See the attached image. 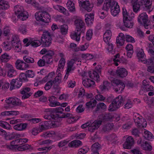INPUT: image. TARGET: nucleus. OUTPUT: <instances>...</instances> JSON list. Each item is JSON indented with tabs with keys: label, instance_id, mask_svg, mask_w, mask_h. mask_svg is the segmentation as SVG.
Masks as SVG:
<instances>
[{
	"label": "nucleus",
	"instance_id": "54",
	"mask_svg": "<svg viewBox=\"0 0 154 154\" xmlns=\"http://www.w3.org/2000/svg\"><path fill=\"white\" fill-rule=\"evenodd\" d=\"M95 99L98 101H103L105 99L106 97L100 94H98L95 96Z\"/></svg>",
	"mask_w": 154,
	"mask_h": 154
},
{
	"label": "nucleus",
	"instance_id": "12",
	"mask_svg": "<svg viewBox=\"0 0 154 154\" xmlns=\"http://www.w3.org/2000/svg\"><path fill=\"white\" fill-rule=\"evenodd\" d=\"M52 116L54 118H57V119L58 118H68L69 119L71 118L73 119H74V117H73V116L72 114L69 113H65L64 112L63 113V114L61 115H60V114H57L55 115H52Z\"/></svg>",
	"mask_w": 154,
	"mask_h": 154
},
{
	"label": "nucleus",
	"instance_id": "29",
	"mask_svg": "<svg viewBox=\"0 0 154 154\" xmlns=\"http://www.w3.org/2000/svg\"><path fill=\"white\" fill-rule=\"evenodd\" d=\"M9 8V5L8 2L4 0H0V9L5 10Z\"/></svg>",
	"mask_w": 154,
	"mask_h": 154
},
{
	"label": "nucleus",
	"instance_id": "25",
	"mask_svg": "<svg viewBox=\"0 0 154 154\" xmlns=\"http://www.w3.org/2000/svg\"><path fill=\"white\" fill-rule=\"evenodd\" d=\"M67 9L70 12H73L75 11L74 3L70 0L68 1L66 4Z\"/></svg>",
	"mask_w": 154,
	"mask_h": 154
},
{
	"label": "nucleus",
	"instance_id": "51",
	"mask_svg": "<svg viewBox=\"0 0 154 154\" xmlns=\"http://www.w3.org/2000/svg\"><path fill=\"white\" fill-rule=\"evenodd\" d=\"M112 85L113 86H115V87L119 85L121 83H123L121 81L118 79L112 80Z\"/></svg>",
	"mask_w": 154,
	"mask_h": 154
},
{
	"label": "nucleus",
	"instance_id": "43",
	"mask_svg": "<svg viewBox=\"0 0 154 154\" xmlns=\"http://www.w3.org/2000/svg\"><path fill=\"white\" fill-rule=\"evenodd\" d=\"M23 59L25 62L28 63H33L34 60L33 58L28 56H25L23 57Z\"/></svg>",
	"mask_w": 154,
	"mask_h": 154
},
{
	"label": "nucleus",
	"instance_id": "31",
	"mask_svg": "<svg viewBox=\"0 0 154 154\" xmlns=\"http://www.w3.org/2000/svg\"><path fill=\"white\" fill-rule=\"evenodd\" d=\"M44 11H39L37 12L35 15V18L36 20L38 21H41L42 22L43 18L44 16H45V14H44Z\"/></svg>",
	"mask_w": 154,
	"mask_h": 154
},
{
	"label": "nucleus",
	"instance_id": "61",
	"mask_svg": "<svg viewBox=\"0 0 154 154\" xmlns=\"http://www.w3.org/2000/svg\"><path fill=\"white\" fill-rule=\"evenodd\" d=\"M26 75L28 77L32 78L34 76V73L32 70H28L26 71Z\"/></svg>",
	"mask_w": 154,
	"mask_h": 154
},
{
	"label": "nucleus",
	"instance_id": "20",
	"mask_svg": "<svg viewBox=\"0 0 154 154\" xmlns=\"http://www.w3.org/2000/svg\"><path fill=\"white\" fill-rule=\"evenodd\" d=\"M133 119L135 123H137L138 125L140 126L142 125V127H146L147 125L146 122L145 121H144V119H143L144 122L143 124H142L140 122L141 121L139 117H137L136 116H135L133 117Z\"/></svg>",
	"mask_w": 154,
	"mask_h": 154
},
{
	"label": "nucleus",
	"instance_id": "42",
	"mask_svg": "<svg viewBox=\"0 0 154 154\" xmlns=\"http://www.w3.org/2000/svg\"><path fill=\"white\" fill-rule=\"evenodd\" d=\"M116 86V87L114 88V89L115 91L117 92L119 91H122L124 90L125 85L124 83H121L120 84Z\"/></svg>",
	"mask_w": 154,
	"mask_h": 154
},
{
	"label": "nucleus",
	"instance_id": "10",
	"mask_svg": "<svg viewBox=\"0 0 154 154\" xmlns=\"http://www.w3.org/2000/svg\"><path fill=\"white\" fill-rule=\"evenodd\" d=\"M27 13L20 9V8L18 9L17 11L16 14H18V18L20 20L23 21L26 19L28 17L26 14Z\"/></svg>",
	"mask_w": 154,
	"mask_h": 154
},
{
	"label": "nucleus",
	"instance_id": "39",
	"mask_svg": "<svg viewBox=\"0 0 154 154\" xmlns=\"http://www.w3.org/2000/svg\"><path fill=\"white\" fill-rule=\"evenodd\" d=\"M11 58V57L7 54L5 53L2 55L0 57L1 60L2 62H7Z\"/></svg>",
	"mask_w": 154,
	"mask_h": 154
},
{
	"label": "nucleus",
	"instance_id": "34",
	"mask_svg": "<svg viewBox=\"0 0 154 154\" xmlns=\"http://www.w3.org/2000/svg\"><path fill=\"white\" fill-rule=\"evenodd\" d=\"M141 89L147 91H154V87L148 84L143 85V86L141 87Z\"/></svg>",
	"mask_w": 154,
	"mask_h": 154
},
{
	"label": "nucleus",
	"instance_id": "24",
	"mask_svg": "<svg viewBox=\"0 0 154 154\" xmlns=\"http://www.w3.org/2000/svg\"><path fill=\"white\" fill-rule=\"evenodd\" d=\"M92 72L91 71L88 72L90 78L94 80L98 81V79H99L100 76L99 75V74L96 71H94L93 72L92 74H91Z\"/></svg>",
	"mask_w": 154,
	"mask_h": 154
},
{
	"label": "nucleus",
	"instance_id": "49",
	"mask_svg": "<svg viewBox=\"0 0 154 154\" xmlns=\"http://www.w3.org/2000/svg\"><path fill=\"white\" fill-rule=\"evenodd\" d=\"M112 128L111 125L109 123H108L103 126L102 129L103 131L105 132L109 131Z\"/></svg>",
	"mask_w": 154,
	"mask_h": 154
},
{
	"label": "nucleus",
	"instance_id": "13",
	"mask_svg": "<svg viewBox=\"0 0 154 154\" xmlns=\"http://www.w3.org/2000/svg\"><path fill=\"white\" fill-rule=\"evenodd\" d=\"M116 73L117 76L123 78L127 76L128 72L125 69L122 68L116 70Z\"/></svg>",
	"mask_w": 154,
	"mask_h": 154
},
{
	"label": "nucleus",
	"instance_id": "60",
	"mask_svg": "<svg viewBox=\"0 0 154 154\" xmlns=\"http://www.w3.org/2000/svg\"><path fill=\"white\" fill-rule=\"evenodd\" d=\"M89 79H85L83 80L82 81V84L86 88H89L91 87V84L88 85Z\"/></svg>",
	"mask_w": 154,
	"mask_h": 154
},
{
	"label": "nucleus",
	"instance_id": "36",
	"mask_svg": "<svg viewBox=\"0 0 154 154\" xmlns=\"http://www.w3.org/2000/svg\"><path fill=\"white\" fill-rule=\"evenodd\" d=\"M137 56L139 60H140L141 62L145 60V58H144V54L143 50L141 49L139 51L137 54Z\"/></svg>",
	"mask_w": 154,
	"mask_h": 154
},
{
	"label": "nucleus",
	"instance_id": "4",
	"mask_svg": "<svg viewBox=\"0 0 154 154\" xmlns=\"http://www.w3.org/2000/svg\"><path fill=\"white\" fill-rule=\"evenodd\" d=\"M74 24L76 30L73 34L71 35V37L72 39L79 41L80 39L81 33L85 27V24L81 19H76L74 21Z\"/></svg>",
	"mask_w": 154,
	"mask_h": 154
},
{
	"label": "nucleus",
	"instance_id": "6",
	"mask_svg": "<svg viewBox=\"0 0 154 154\" xmlns=\"http://www.w3.org/2000/svg\"><path fill=\"white\" fill-rule=\"evenodd\" d=\"M52 38L50 33L47 31L43 32L41 38V41L44 47H48L51 43Z\"/></svg>",
	"mask_w": 154,
	"mask_h": 154
},
{
	"label": "nucleus",
	"instance_id": "14",
	"mask_svg": "<svg viewBox=\"0 0 154 154\" xmlns=\"http://www.w3.org/2000/svg\"><path fill=\"white\" fill-rule=\"evenodd\" d=\"M138 22L140 23H146L148 22V16L146 13H143L140 14L138 19Z\"/></svg>",
	"mask_w": 154,
	"mask_h": 154
},
{
	"label": "nucleus",
	"instance_id": "63",
	"mask_svg": "<svg viewBox=\"0 0 154 154\" xmlns=\"http://www.w3.org/2000/svg\"><path fill=\"white\" fill-rule=\"evenodd\" d=\"M68 142V141L66 140H63L62 141H61L59 143L58 146L60 148L61 147L67 144Z\"/></svg>",
	"mask_w": 154,
	"mask_h": 154
},
{
	"label": "nucleus",
	"instance_id": "38",
	"mask_svg": "<svg viewBox=\"0 0 154 154\" xmlns=\"http://www.w3.org/2000/svg\"><path fill=\"white\" fill-rule=\"evenodd\" d=\"M0 126L7 129H10L11 128V126L8 123L2 121H0Z\"/></svg>",
	"mask_w": 154,
	"mask_h": 154
},
{
	"label": "nucleus",
	"instance_id": "22",
	"mask_svg": "<svg viewBox=\"0 0 154 154\" xmlns=\"http://www.w3.org/2000/svg\"><path fill=\"white\" fill-rule=\"evenodd\" d=\"M111 31L110 30H107L103 35V39L105 42H108L109 41L111 36Z\"/></svg>",
	"mask_w": 154,
	"mask_h": 154
},
{
	"label": "nucleus",
	"instance_id": "3",
	"mask_svg": "<svg viewBox=\"0 0 154 154\" xmlns=\"http://www.w3.org/2000/svg\"><path fill=\"white\" fill-rule=\"evenodd\" d=\"M112 116L110 113H105L104 114L101 115L99 116V120L95 121L91 124V126L89 128V130L91 131L97 129L101 124L102 122H105L110 120L112 119Z\"/></svg>",
	"mask_w": 154,
	"mask_h": 154
},
{
	"label": "nucleus",
	"instance_id": "35",
	"mask_svg": "<svg viewBox=\"0 0 154 154\" xmlns=\"http://www.w3.org/2000/svg\"><path fill=\"white\" fill-rule=\"evenodd\" d=\"M141 146L145 150L150 151L152 149V146L147 141H145L144 143H143V144H141Z\"/></svg>",
	"mask_w": 154,
	"mask_h": 154
},
{
	"label": "nucleus",
	"instance_id": "62",
	"mask_svg": "<svg viewBox=\"0 0 154 154\" xmlns=\"http://www.w3.org/2000/svg\"><path fill=\"white\" fill-rule=\"evenodd\" d=\"M29 65L28 64L25 63L23 61H22V65H21V68L20 70H25L29 67Z\"/></svg>",
	"mask_w": 154,
	"mask_h": 154
},
{
	"label": "nucleus",
	"instance_id": "15",
	"mask_svg": "<svg viewBox=\"0 0 154 154\" xmlns=\"http://www.w3.org/2000/svg\"><path fill=\"white\" fill-rule=\"evenodd\" d=\"M125 40V38L124 34L122 33H119L117 38L116 43L119 46H122L124 43Z\"/></svg>",
	"mask_w": 154,
	"mask_h": 154
},
{
	"label": "nucleus",
	"instance_id": "40",
	"mask_svg": "<svg viewBox=\"0 0 154 154\" xmlns=\"http://www.w3.org/2000/svg\"><path fill=\"white\" fill-rule=\"evenodd\" d=\"M143 137L145 139L148 140H150L154 137L152 134L148 131H144Z\"/></svg>",
	"mask_w": 154,
	"mask_h": 154
},
{
	"label": "nucleus",
	"instance_id": "41",
	"mask_svg": "<svg viewBox=\"0 0 154 154\" xmlns=\"http://www.w3.org/2000/svg\"><path fill=\"white\" fill-rule=\"evenodd\" d=\"M101 148V145L98 143H96L92 146V151H98Z\"/></svg>",
	"mask_w": 154,
	"mask_h": 154
},
{
	"label": "nucleus",
	"instance_id": "8",
	"mask_svg": "<svg viewBox=\"0 0 154 154\" xmlns=\"http://www.w3.org/2000/svg\"><path fill=\"white\" fill-rule=\"evenodd\" d=\"M134 141L133 138L131 136L128 137L123 144V147L125 149H131L134 146Z\"/></svg>",
	"mask_w": 154,
	"mask_h": 154
},
{
	"label": "nucleus",
	"instance_id": "19",
	"mask_svg": "<svg viewBox=\"0 0 154 154\" xmlns=\"http://www.w3.org/2000/svg\"><path fill=\"white\" fill-rule=\"evenodd\" d=\"M48 100L50 102V106H51L54 107L60 105L59 102L57 101L56 98L54 96L50 97Z\"/></svg>",
	"mask_w": 154,
	"mask_h": 154
},
{
	"label": "nucleus",
	"instance_id": "50",
	"mask_svg": "<svg viewBox=\"0 0 154 154\" xmlns=\"http://www.w3.org/2000/svg\"><path fill=\"white\" fill-rule=\"evenodd\" d=\"M126 40L127 42L134 43L135 42L134 38L132 36L128 35H125Z\"/></svg>",
	"mask_w": 154,
	"mask_h": 154
},
{
	"label": "nucleus",
	"instance_id": "18",
	"mask_svg": "<svg viewBox=\"0 0 154 154\" xmlns=\"http://www.w3.org/2000/svg\"><path fill=\"white\" fill-rule=\"evenodd\" d=\"M85 22L88 25L92 24L94 21V15L93 14H89L85 15Z\"/></svg>",
	"mask_w": 154,
	"mask_h": 154
},
{
	"label": "nucleus",
	"instance_id": "27",
	"mask_svg": "<svg viewBox=\"0 0 154 154\" xmlns=\"http://www.w3.org/2000/svg\"><path fill=\"white\" fill-rule=\"evenodd\" d=\"M82 145V142L78 140H73L69 143L68 146L71 147H77Z\"/></svg>",
	"mask_w": 154,
	"mask_h": 154
},
{
	"label": "nucleus",
	"instance_id": "53",
	"mask_svg": "<svg viewBox=\"0 0 154 154\" xmlns=\"http://www.w3.org/2000/svg\"><path fill=\"white\" fill-rule=\"evenodd\" d=\"M22 61H23L19 59L17 60H16L15 63V64L16 67L17 69L20 70L21 69V65H22Z\"/></svg>",
	"mask_w": 154,
	"mask_h": 154
},
{
	"label": "nucleus",
	"instance_id": "48",
	"mask_svg": "<svg viewBox=\"0 0 154 154\" xmlns=\"http://www.w3.org/2000/svg\"><path fill=\"white\" fill-rule=\"evenodd\" d=\"M20 136V134H15L14 132H13L9 135V139L10 140H12L17 137H19Z\"/></svg>",
	"mask_w": 154,
	"mask_h": 154
},
{
	"label": "nucleus",
	"instance_id": "56",
	"mask_svg": "<svg viewBox=\"0 0 154 154\" xmlns=\"http://www.w3.org/2000/svg\"><path fill=\"white\" fill-rule=\"evenodd\" d=\"M93 123V122H88L87 123L82 125L81 126V127L82 128H87V127H88V131L91 132H94V131H90L89 130V128L91 126V124H92Z\"/></svg>",
	"mask_w": 154,
	"mask_h": 154
},
{
	"label": "nucleus",
	"instance_id": "23",
	"mask_svg": "<svg viewBox=\"0 0 154 154\" xmlns=\"http://www.w3.org/2000/svg\"><path fill=\"white\" fill-rule=\"evenodd\" d=\"M94 6L93 4L90 3L89 1L86 2V3L82 5V7L88 12H90Z\"/></svg>",
	"mask_w": 154,
	"mask_h": 154
},
{
	"label": "nucleus",
	"instance_id": "52",
	"mask_svg": "<svg viewBox=\"0 0 154 154\" xmlns=\"http://www.w3.org/2000/svg\"><path fill=\"white\" fill-rule=\"evenodd\" d=\"M53 84L52 81L51 80L47 82L44 88L45 90L46 91L49 90L51 88Z\"/></svg>",
	"mask_w": 154,
	"mask_h": 154
},
{
	"label": "nucleus",
	"instance_id": "17",
	"mask_svg": "<svg viewBox=\"0 0 154 154\" xmlns=\"http://www.w3.org/2000/svg\"><path fill=\"white\" fill-rule=\"evenodd\" d=\"M74 60H71L69 63H68L66 75L65 76L64 79H66L69 75V72L73 69H72L73 65L74 63Z\"/></svg>",
	"mask_w": 154,
	"mask_h": 154
},
{
	"label": "nucleus",
	"instance_id": "47",
	"mask_svg": "<svg viewBox=\"0 0 154 154\" xmlns=\"http://www.w3.org/2000/svg\"><path fill=\"white\" fill-rule=\"evenodd\" d=\"M65 63V59L63 58H61L59 62L58 66V68L59 69H63V68Z\"/></svg>",
	"mask_w": 154,
	"mask_h": 154
},
{
	"label": "nucleus",
	"instance_id": "11",
	"mask_svg": "<svg viewBox=\"0 0 154 154\" xmlns=\"http://www.w3.org/2000/svg\"><path fill=\"white\" fill-rule=\"evenodd\" d=\"M134 17L132 16L131 17H129L127 19H123V23L125 26L128 28H132L133 26V23L132 21V17Z\"/></svg>",
	"mask_w": 154,
	"mask_h": 154
},
{
	"label": "nucleus",
	"instance_id": "59",
	"mask_svg": "<svg viewBox=\"0 0 154 154\" xmlns=\"http://www.w3.org/2000/svg\"><path fill=\"white\" fill-rule=\"evenodd\" d=\"M61 78L60 77L59 75L58 76L56 77L52 81V83L53 84H59L61 82Z\"/></svg>",
	"mask_w": 154,
	"mask_h": 154
},
{
	"label": "nucleus",
	"instance_id": "1",
	"mask_svg": "<svg viewBox=\"0 0 154 154\" xmlns=\"http://www.w3.org/2000/svg\"><path fill=\"white\" fill-rule=\"evenodd\" d=\"M132 4L133 11L135 13L140 10L141 5L145 10L151 11L152 2L150 0H136L135 2L133 1Z\"/></svg>",
	"mask_w": 154,
	"mask_h": 154
},
{
	"label": "nucleus",
	"instance_id": "33",
	"mask_svg": "<svg viewBox=\"0 0 154 154\" xmlns=\"http://www.w3.org/2000/svg\"><path fill=\"white\" fill-rule=\"evenodd\" d=\"M68 27L67 25L63 24L60 26V29L61 34L65 35L67 33Z\"/></svg>",
	"mask_w": 154,
	"mask_h": 154
},
{
	"label": "nucleus",
	"instance_id": "21",
	"mask_svg": "<svg viewBox=\"0 0 154 154\" xmlns=\"http://www.w3.org/2000/svg\"><path fill=\"white\" fill-rule=\"evenodd\" d=\"M28 141V140L26 138H20L17 139L11 142L12 144H15V142H16L18 144L15 145L16 146H18L19 145H22L23 144H24L27 143Z\"/></svg>",
	"mask_w": 154,
	"mask_h": 154
},
{
	"label": "nucleus",
	"instance_id": "7",
	"mask_svg": "<svg viewBox=\"0 0 154 154\" xmlns=\"http://www.w3.org/2000/svg\"><path fill=\"white\" fill-rule=\"evenodd\" d=\"M22 82V81L20 80L17 78L12 79L10 82V90L19 88L21 86Z\"/></svg>",
	"mask_w": 154,
	"mask_h": 154
},
{
	"label": "nucleus",
	"instance_id": "9",
	"mask_svg": "<svg viewBox=\"0 0 154 154\" xmlns=\"http://www.w3.org/2000/svg\"><path fill=\"white\" fill-rule=\"evenodd\" d=\"M6 102L8 104H11L15 106L21 105L22 102L17 97H10L6 100Z\"/></svg>",
	"mask_w": 154,
	"mask_h": 154
},
{
	"label": "nucleus",
	"instance_id": "44",
	"mask_svg": "<svg viewBox=\"0 0 154 154\" xmlns=\"http://www.w3.org/2000/svg\"><path fill=\"white\" fill-rule=\"evenodd\" d=\"M17 75V72L13 68L10 69L8 71V76L10 77H11L15 76Z\"/></svg>",
	"mask_w": 154,
	"mask_h": 154
},
{
	"label": "nucleus",
	"instance_id": "32",
	"mask_svg": "<svg viewBox=\"0 0 154 154\" xmlns=\"http://www.w3.org/2000/svg\"><path fill=\"white\" fill-rule=\"evenodd\" d=\"M52 114L54 115L59 114L63 115V112L64 111V109L61 107L52 109Z\"/></svg>",
	"mask_w": 154,
	"mask_h": 154
},
{
	"label": "nucleus",
	"instance_id": "45",
	"mask_svg": "<svg viewBox=\"0 0 154 154\" xmlns=\"http://www.w3.org/2000/svg\"><path fill=\"white\" fill-rule=\"evenodd\" d=\"M42 58L47 64H50L53 60L52 58L45 55L42 57Z\"/></svg>",
	"mask_w": 154,
	"mask_h": 154
},
{
	"label": "nucleus",
	"instance_id": "37",
	"mask_svg": "<svg viewBox=\"0 0 154 154\" xmlns=\"http://www.w3.org/2000/svg\"><path fill=\"white\" fill-rule=\"evenodd\" d=\"M44 14H45V16H44L42 22L46 23H48L50 22L51 20L50 15L45 11H44Z\"/></svg>",
	"mask_w": 154,
	"mask_h": 154
},
{
	"label": "nucleus",
	"instance_id": "57",
	"mask_svg": "<svg viewBox=\"0 0 154 154\" xmlns=\"http://www.w3.org/2000/svg\"><path fill=\"white\" fill-rule=\"evenodd\" d=\"M30 90V88L29 87L23 88L20 91V93L22 94L28 93Z\"/></svg>",
	"mask_w": 154,
	"mask_h": 154
},
{
	"label": "nucleus",
	"instance_id": "55",
	"mask_svg": "<svg viewBox=\"0 0 154 154\" xmlns=\"http://www.w3.org/2000/svg\"><path fill=\"white\" fill-rule=\"evenodd\" d=\"M92 35V31L91 29L88 30L87 32L86 36V38L88 40H90L91 39Z\"/></svg>",
	"mask_w": 154,
	"mask_h": 154
},
{
	"label": "nucleus",
	"instance_id": "26",
	"mask_svg": "<svg viewBox=\"0 0 154 154\" xmlns=\"http://www.w3.org/2000/svg\"><path fill=\"white\" fill-rule=\"evenodd\" d=\"M29 149L30 150H32V147L30 145H29L28 144H26L22 145V146H18L17 148V149L19 151H23Z\"/></svg>",
	"mask_w": 154,
	"mask_h": 154
},
{
	"label": "nucleus",
	"instance_id": "30",
	"mask_svg": "<svg viewBox=\"0 0 154 154\" xmlns=\"http://www.w3.org/2000/svg\"><path fill=\"white\" fill-rule=\"evenodd\" d=\"M106 109V105L103 103H100L97 104L95 112H97L100 111L105 110Z\"/></svg>",
	"mask_w": 154,
	"mask_h": 154
},
{
	"label": "nucleus",
	"instance_id": "2",
	"mask_svg": "<svg viewBox=\"0 0 154 154\" xmlns=\"http://www.w3.org/2000/svg\"><path fill=\"white\" fill-rule=\"evenodd\" d=\"M109 8H110L111 14L114 16H116L120 11L118 3L115 1L112 2L111 0H105L103 9L107 11Z\"/></svg>",
	"mask_w": 154,
	"mask_h": 154
},
{
	"label": "nucleus",
	"instance_id": "64",
	"mask_svg": "<svg viewBox=\"0 0 154 154\" xmlns=\"http://www.w3.org/2000/svg\"><path fill=\"white\" fill-rule=\"evenodd\" d=\"M147 70L152 73H154V64L148 67Z\"/></svg>",
	"mask_w": 154,
	"mask_h": 154
},
{
	"label": "nucleus",
	"instance_id": "46",
	"mask_svg": "<svg viewBox=\"0 0 154 154\" xmlns=\"http://www.w3.org/2000/svg\"><path fill=\"white\" fill-rule=\"evenodd\" d=\"M27 77L26 74L21 73L19 76V77L17 78L21 81H22V80H23L25 81H27L28 79Z\"/></svg>",
	"mask_w": 154,
	"mask_h": 154
},
{
	"label": "nucleus",
	"instance_id": "16",
	"mask_svg": "<svg viewBox=\"0 0 154 154\" xmlns=\"http://www.w3.org/2000/svg\"><path fill=\"white\" fill-rule=\"evenodd\" d=\"M110 83L108 81H104L103 84L100 85L99 88L101 91H108L110 88Z\"/></svg>",
	"mask_w": 154,
	"mask_h": 154
},
{
	"label": "nucleus",
	"instance_id": "5",
	"mask_svg": "<svg viewBox=\"0 0 154 154\" xmlns=\"http://www.w3.org/2000/svg\"><path fill=\"white\" fill-rule=\"evenodd\" d=\"M125 99L121 95L117 97L112 101L109 106L108 110L109 111L112 112L118 109L121 106L125 104Z\"/></svg>",
	"mask_w": 154,
	"mask_h": 154
},
{
	"label": "nucleus",
	"instance_id": "58",
	"mask_svg": "<svg viewBox=\"0 0 154 154\" xmlns=\"http://www.w3.org/2000/svg\"><path fill=\"white\" fill-rule=\"evenodd\" d=\"M88 151V149L86 147H83L79 149L78 154H85Z\"/></svg>",
	"mask_w": 154,
	"mask_h": 154
},
{
	"label": "nucleus",
	"instance_id": "28",
	"mask_svg": "<svg viewBox=\"0 0 154 154\" xmlns=\"http://www.w3.org/2000/svg\"><path fill=\"white\" fill-rule=\"evenodd\" d=\"M27 124L25 123H20L15 125L14 126V129L18 131H21L25 129L26 127Z\"/></svg>",
	"mask_w": 154,
	"mask_h": 154
}]
</instances>
